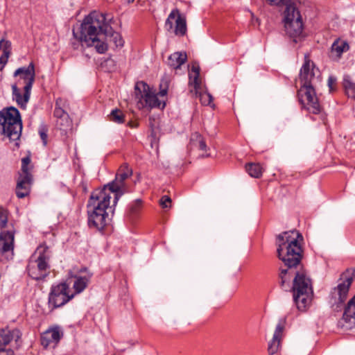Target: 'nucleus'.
Instances as JSON below:
<instances>
[{"mask_svg":"<svg viewBox=\"0 0 355 355\" xmlns=\"http://www.w3.org/2000/svg\"><path fill=\"white\" fill-rule=\"evenodd\" d=\"M189 73H192V74L198 73V74H200V67H199V66L193 64L191 67V72Z\"/></svg>","mask_w":355,"mask_h":355,"instance_id":"nucleus-42","label":"nucleus"},{"mask_svg":"<svg viewBox=\"0 0 355 355\" xmlns=\"http://www.w3.org/2000/svg\"><path fill=\"white\" fill-rule=\"evenodd\" d=\"M354 277L355 269H347L340 275L338 286L331 290L329 304L334 311L338 312L342 310Z\"/></svg>","mask_w":355,"mask_h":355,"instance_id":"nucleus-6","label":"nucleus"},{"mask_svg":"<svg viewBox=\"0 0 355 355\" xmlns=\"http://www.w3.org/2000/svg\"><path fill=\"white\" fill-rule=\"evenodd\" d=\"M187 55L184 52H175L168 58V65L174 69H180V67L187 61Z\"/></svg>","mask_w":355,"mask_h":355,"instance_id":"nucleus-24","label":"nucleus"},{"mask_svg":"<svg viewBox=\"0 0 355 355\" xmlns=\"http://www.w3.org/2000/svg\"><path fill=\"white\" fill-rule=\"evenodd\" d=\"M33 182V176H24L18 175L15 193L17 198H24L28 196L31 192Z\"/></svg>","mask_w":355,"mask_h":355,"instance_id":"nucleus-18","label":"nucleus"},{"mask_svg":"<svg viewBox=\"0 0 355 355\" xmlns=\"http://www.w3.org/2000/svg\"><path fill=\"white\" fill-rule=\"evenodd\" d=\"M111 198L105 190H95L92 193L87 204V223L90 228L102 231L109 224L111 220L109 212L114 213L110 205Z\"/></svg>","mask_w":355,"mask_h":355,"instance_id":"nucleus-3","label":"nucleus"},{"mask_svg":"<svg viewBox=\"0 0 355 355\" xmlns=\"http://www.w3.org/2000/svg\"><path fill=\"white\" fill-rule=\"evenodd\" d=\"M0 355H15L12 349L0 350Z\"/></svg>","mask_w":355,"mask_h":355,"instance_id":"nucleus-43","label":"nucleus"},{"mask_svg":"<svg viewBox=\"0 0 355 355\" xmlns=\"http://www.w3.org/2000/svg\"><path fill=\"white\" fill-rule=\"evenodd\" d=\"M110 120L114 123H123L124 122V114L120 110H113L110 114Z\"/></svg>","mask_w":355,"mask_h":355,"instance_id":"nucleus-32","label":"nucleus"},{"mask_svg":"<svg viewBox=\"0 0 355 355\" xmlns=\"http://www.w3.org/2000/svg\"><path fill=\"white\" fill-rule=\"evenodd\" d=\"M135 89L137 98L139 99V102L142 99L144 100L145 106L150 108H164L166 105L165 102L159 100L157 94H155L146 83L143 81L137 82Z\"/></svg>","mask_w":355,"mask_h":355,"instance_id":"nucleus-11","label":"nucleus"},{"mask_svg":"<svg viewBox=\"0 0 355 355\" xmlns=\"http://www.w3.org/2000/svg\"><path fill=\"white\" fill-rule=\"evenodd\" d=\"M171 199L168 196H164L160 200V205L163 208H167L170 207Z\"/></svg>","mask_w":355,"mask_h":355,"instance_id":"nucleus-38","label":"nucleus"},{"mask_svg":"<svg viewBox=\"0 0 355 355\" xmlns=\"http://www.w3.org/2000/svg\"><path fill=\"white\" fill-rule=\"evenodd\" d=\"M336 82V78L333 76H329L328 78V86L330 92L333 91V85Z\"/></svg>","mask_w":355,"mask_h":355,"instance_id":"nucleus-41","label":"nucleus"},{"mask_svg":"<svg viewBox=\"0 0 355 355\" xmlns=\"http://www.w3.org/2000/svg\"><path fill=\"white\" fill-rule=\"evenodd\" d=\"M54 116L57 119H60L61 121H64V125L71 124L68 114L60 107H55L54 110Z\"/></svg>","mask_w":355,"mask_h":355,"instance_id":"nucleus-30","label":"nucleus"},{"mask_svg":"<svg viewBox=\"0 0 355 355\" xmlns=\"http://www.w3.org/2000/svg\"><path fill=\"white\" fill-rule=\"evenodd\" d=\"M128 3H132L135 0H126Z\"/></svg>","mask_w":355,"mask_h":355,"instance_id":"nucleus-51","label":"nucleus"},{"mask_svg":"<svg viewBox=\"0 0 355 355\" xmlns=\"http://www.w3.org/2000/svg\"><path fill=\"white\" fill-rule=\"evenodd\" d=\"M62 334L58 327L51 328L44 331L41 336V344L44 348L52 345L53 347L60 341Z\"/></svg>","mask_w":355,"mask_h":355,"instance_id":"nucleus-19","label":"nucleus"},{"mask_svg":"<svg viewBox=\"0 0 355 355\" xmlns=\"http://www.w3.org/2000/svg\"><path fill=\"white\" fill-rule=\"evenodd\" d=\"M284 325L279 322L276 327L272 340L268 344V352L269 355H273L279 350Z\"/></svg>","mask_w":355,"mask_h":355,"instance_id":"nucleus-23","label":"nucleus"},{"mask_svg":"<svg viewBox=\"0 0 355 355\" xmlns=\"http://www.w3.org/2000/svg\"><path fill=\"white\" fill-rule=\"evenodd\" d=\"M97 190H105V193L109 194L111 197V194H114L113 200V206H116L118 200L127 191L125 183L115 177V179L107 184L105 185L102 189H98Z\"/></svg>","mask_w":355,"mask_h":355,"instance_id":"nucleus-17","label":"nucleus"},{"mask_svg":"<svg viewBox=\"0 0 355 355\" xmlns=\"http://www.w3.org/2000/svg\"><path fill=\"white\" fill-rule=\"evenodd\" d=\"M57 125L60 130H66L71 125H64V121H61L60 119L57 120Z\"/></svg>","mask_w":355,"mask_h":355,"instance_id":"nucleus-40","label":"nucleus"},{"mask_svg":"<svg viewBox=\"0 0 355 355\" xmlns=\"http://www.w3.org/2000/svg\"><path fill=\"white\" fill-rule=\"evenodd\" d=\"M8 211L0 206V227L4 229L8 223Z\"/></svg>","mask_w":355,"mask_h":355,"instance_id":"nucleus-33","label":"nucleus"},{"mask_svg":"<svg viewBox=\"0 0 355 355\" xmlns=\"http://www.w3.org/2000/svg\"><path fill=\"white\" fill-rule=\"evenodd\" d=\"M189 84L190 86L193 87V90L191 89L190 92L193 93L195 92V94L197 95L198 94V90L200 89L201 87V81L200 80V74L198 73H189Z\"/></svg>","mask_w":355,"mask_h":355,"instance_id":"nucleus-28","label":"nucleus"},{"mask_svg":"<svg viewBox=\"0 0 355 355\" xmlns=\"http://www.w3.org/2000/svg\"><path fill=\"white\" fill-rule=\"evenodd\" d=\"M168 87V83L166 80H162L160 85H159V89L160 91L159 92V94L161 96H164L167 94Z\"/></svg>","mask_w":355,"mask_h":355,"instance_id":"nucleus-36","label":"nucleus"},{"mask_svg":"<svg viewBox=\"0 0 355 355\" xmlns=\"http://www.w3.org/2000/svg\"><path fill=\"white\" fill-rule=\"evenodd\" d=\"M92 275V273H87L83 276L78 275H71V277L74 278L73 284V289L74 291L73 294H74V296L82 293L88 286Z\"/></svg>","mask_w":355,"mask_h":355,"instance_id":"nucleus-22","label":"nucleus"},{"mask_svg":"<svg viewBox=\"0 0 355 355\" xmlns=\"http://www.w3.org/2000/svg\"><path fill=\"white\" fill-rule=\"evenodd\" d=\"M303 236L297 230L284 232L277 236V255L286 268H280L279 278L280 286L287 290L293 277L297 275H306L301 263L303 250L300 244Z\"/></svg>","mask_w":355,"mask_h":355,"instance_id":"nucleus-1","label":"nucleus"},{"mask_svg":"<svg viewBox=\"0 0 355 355\" xmlns=\"http://www.w3.org/2000/svg\"><path fill=\"white\" fill-rule=\"evenodd\" d=\"M11 46V43L9 41L4 40L3 42V52H7L6 50L8 49Z\"/></svg>","mask_w":355,"mask_h":355,"instance_id":"nucleus-44","label":"nucleus"},{"mask_svg":"<svg viewBox=\"0 0 355 355\" xmlns=\"http://www.w3.org/2000/svg\"><path fill=\"white\" fill-rule=\"evenodd\" d=\"M272 5H279L283 2L284 0H267Z\"/></svg>","mask_w":355,"mask_h":355,"instance_id":"nucleus-45","label":"nucleus"},{"mask_svg":"<svg viewBox=\"0 0 355 355\" xmlns=\"http://www.w3.org/2000/svg\"><path fill=\"white\" fill-rule=\"evenodd\" d=\"M31 159L29 155L26 156L25 157H23L21 159V171L19 172L18 175L24 176H33L31 173L33 166L31 164Z\"/></svg>","mask_w":355,"mask_h":355,"instance_id":"nucleus-26","label":"nucleus"},{"mask_svg":"<svg viewBox=\"0 0 355 355\" xmlns=\"http://www.w3.org/2000/svg\"><path fill=\"white\" fill-rule=\"evenodd\" d=\"M103 13L92 12L85 17L79 27V32L73 29V39L71 41L74 50L83 51L84 46H94L99 53H104L107 50V43L98 37V28H103Z\"/></svg>","mask_w":355,"mask_h":355,"instance_id":"nucleus-2","label":"nucleus"},{"mask_svg":"<svg viewBox=\"0 0 355 355\" xmlns=\"http://www.w3.org/2000/svg\"><path fill=\"white\" fill-rule=\"evenodd\" d=\"M103 28H98L97 33L98 37L101 41H104L108 46V42H113L116 47H121L123 46V40L121 34L118 32H114L112 28L106 22L105 15L103 14Z\"/></svg>","mask_w":355,"mask_h":355,"instance_id":"nucleus-16","label":"nucleus"},{"mask_svg":"<svg viewBox=\"0 0 355 355\" xmlns=\"http://www.w3.org/2000/svg\"><path fill=\"white\" fill-rule=\"evenodd\" d=\"M343 320L346 328L352 329L355 327V295L345 306Z\"/></svg>","mask_w":355,"mask_h":355,"instance_id":"nucleus-20","label":"nucleus"},{"mask_svg":"<svg viewBox=\"0 0 355 355\" xmlns=\"http://www.w3.org/2000/svg\"><path fill=\"white\" fill-rule=\"evenodd\" d=\"M199 96L200 101L202 104L208 105L212 101V96L207 93H201L198 91V94L196 96Z\"/></svg>","mask_w":355,"mask_h":355,"instance_id":"nucleus-34","label":"nucleus"},{"mask_svg":"<svg viewBox=\"0 0 355 355\" xmlns=\"http://www.w3.org/2000/svg\"><path fill=\"white\" fill-rule=\"evenodd\" d=\"M39 135L40 136L41 139L42 140L43 144L46 146L47 144V132L48 128L45 125H41L39 128L38 130Z\"/></svg>","mask_w":355,"mask_h":355,"instance_id":"nucleus-35","label":"nucleus"},{"mask_svg":"<svg viewBox=\"0 0 355 355\" xmlns=\"http://www.w3.org/2000/svg\"><path fill=\"white\" fill-rule=\"evenodd\" d=\"M132 173V169L128 168L127 165H124L121 166L119 170V172L116 173V177L125 182V180L131 176Z\"/></svg>","mask_w":355,"mask_h":355,"instance_id":"nucleus-31","label":"nucleus"},{"mask_svg":"<svg viewBox=\"0 0 355 355\" xmlns=\"http://www.w3.org/2000/svg\"><path fill=\"white\" fill-rule=\"evenodd\" d=\"M48 248H44L42 252H40V255L35 261H31L27 266L28 275L33 279L41 280L46 278L49 268L48 263L49 257L45 254V251Z\"/></svg>","mask_w":355,"mask_h":355,"instance_id":"nucleus-12","label":"nucleus"},{"mask_svg":"<svg viewBox=\"0 0 355 355\" xmlns=\"http://www.w3.org/2000/svg\"><path fill=\"white\" fill-rule=\"evenodd\" d=\"M317 73H319L318 69L315 68L314 63L309 60L308 55H305L304 62L300 71L301 86H314L319 78Z\"/></svg>","mask_w":355,"mask_h":355,"instance_id":"nucleus-14","label":"nucleus"},{"mask_svg":"<svg viewBox=\"0 0 355 355\" xmlns=\"http://www.w3.org/2000/svg\"><path fill=\"white\" fill-rule=\"evenodd\" d=\"M173 21L175 23L174 33L176 35L183 36L187 33V22L184 17L180 15L178 9L173 10L165 22V28L168 31L173 29Z\"/></svg>","mask_w":355,"mask_h":355,"instance_id":"nucleus-15","label":"nucleus"},{"mask_svg":"<svg viewBox=\"0 0 355 355\" xmlns=\"http://www.w3.org/2000/svg\"><path fill=\"white\" fill-rule=\"evenodd\" d=\"M15 232L1 231L0 232V261H7L14 257Z\"/></svg>","mask_w":355,"mask_h":355,"instance_id":"nucleus-13","label":"nucleus"},{"mask_svg":"<svg viewBox=\"0 0 355 355\" xmlns=\"http://www.w3.org/2000/svg\"><path fill=\"white\" fill-rule=\"evenodd\" d=\"M8 52H5L1 57H0V71L3 70L5 65L6 64L8 59Z\"/></svg>","mask_w":355,"mask_h":355,"instance_id":"nucleus-39","label":"nucleus"},{"mask_svg":"<svg viewBox=\"0 0 355 355\" xmlns=\"http://www.w3.org/2000/svg\"><path fill=\"white\" fill-rule=\"evenodd\" d=\"M349 46L347 42L344 41H335L331 46V51L336 52L340 57L343 52L348 51Z\"/></svg>","mask_w":355,"mask_h":355,"instance_id":"nucleus-29","label":"nucleus"},{"mask_svg":"<svg viewBox=\"0 0 355 355\" xmlns=\"http://www.w3.org/2000/svg\"><path fill=\"white\" fill-rule=\"evenodd\" d=\"M73 297L74 294H70L69 284L61 282L51 286L49 295V305L54 309L64 305Z\"/></svg>","mask_w":355,"mask_h":355,"instance_id":"nucleus-10","label":"nucleus"},{"mask_svg":"<svg viewBox=\"0 0 355 355\" xmlns=\"http://www.w3.org/2000/svg\"><path fill=\"white\" fill-rule=\"evenodd\" d=\"M14 77H19L17 84H21L23 81L24 93L22 96L20 89L17 84L12 85V92L13 98L15 99L17 104L22 108H25L29 101L31 89L35 79V65L33 62H30L28 67H19L15 70L13 74Z\"/></svg>","mask_w":355,"mask_h":355,"instance_id":"nucleus-4","label":"nucleus"},{"mask_svg":"<svg viewBox=\"0 0 355 355\" xmlns=\"http://www.w3.org/2000/svg\"><path fill=\"white\" fill-rule=\"evenodd\" d=\"M136 205L138 206V207L141 205V200H137L136 202Z\"/></svg>","mask_w":355,"mask_h":355,"instance_id":"nucleus-49","label":"nucleus"},{"mask_svg":"<svg viewBox=\"0 0 355 355\" xmlns=\"http://www.w3.org/2000/svg\"><path fill=\"white\" fill-rule=\"evenodd\" d=\"M3 42H4V40L3 39L0 40V50L3 47Z\"/></svg>","mask_w":355,"mask_h":355,"instance_id":"nucleus-48","label":"nucleus"},{"mask_svg":"<svg viewBox=\"0 0 355 355\" xmlns=\"http://www.w3.org/2000/svg\"><path fill=\"white\" fill-rule=\"evenodd\" d=\"M131 209H132V211H136V210H135V207H132L131 208Z\"/></svg>","mask_w":355,"mask_h":355,"instance_id":"nucleus-52","label":"nucleus"},{"mask_svg":"<svg viewBox=\"0 0 355 355\" xmlns=\"http://www.w3.org/2000/svg\"><path fill=\"white\" fill-rule=\"evenodd\" d=\"M292 290L293 301L299 311H305L311 301L313 289L311 281L306 275H297L293 277Z\"/></svg>","mask_w":355,"mask_h":355,"instance_id":"nucleus-7","label":"nucleus"},{"mask_svg":"<svg viewBox=\"0 0 355 355\" xmlns=\"http://www.w3.org/2000/svg\"><path fill=\"white\" fill-rule=\"evenodd\" d=\"M21 338V333L19 329H0V350H5L4 347L8 345L11 340L16 342Z\"/></svg>","mask_w":355,"mask_h":355,"instance_id":"nucleus-21","label":"nucleus"},{"mask_svg":"<svg viewBox=\"0 0 355 355\" xmlns=\"http://www.w3.org/2000/svg\"><path fill=\"white\" fill-rule=\"evenodd\" d=\"M80 186L81 187V188L83 189V190L85 191V192H87V184L85 182H82L80 184Z\"/></svg>","mask_w":355,"mask_h":355,"instance_id":"nucleus-46","label":"nucleus"},{"mask_svg":"<svg viewBox=\"0 0 355 355\" xmlns=\"http://www.w3.org/2000/svg\"><path fill=\"white\" fill-rule=\"evenodd\" d=\"M246 171L248 174L253 178H259L263 171V168L259 164H253L250 163L245 166Z\"/></svg>","mask_w":355,"mask_h":355,"instance_id":"nucleus-27","label":"nucleus"},{"mask_svg":"<svg viewBox=\"0 0 355 355\" xmlns=\"http://www.w3.org/2000/svg\"><path fill=\"white\" fill-rule=\"evenodd\" d=\"M343 86L348 97L355 99V83L349 75H344Z\"/></svg>","mask_w":355,"mask_h":355,"instance_id":"nucleus-25","label":"nucleus"},{"mask_svg":"<svg viewBox=\"0 0 355 355\" xmlns=\"http://www.w3.org/2000/svg\"><path fill=\"white\" fill-rule=\"evenodd\" d=\"M297 97L302 107L309 112L318 114L322 112V107L314 86H301L297 91Z\"/></svg>","mask_w":355,"mask_h":355,"instance_id":"nucleus-9","label":"nucleus"},{"mask_svg":"<svg viewBox=\"0 0 355 355\" xmlns=\"http://www.w3.org/2000/svg\"><path fill=\"white\" fill-rule=\"evenodd\" d=\"M80 272H85L87 275V273H90L89 272H88V270L87 268H83L80 270Z\"/></svg>","mask_w":355,"mask_h":355,"instance_id":"nucleus-47","label":"nucleus"},{"mask_svg":"<svg viewBox=\"0 0 355 355\" xmlns=\"http://www.w3.org/2000/svg\"><path fill=\"white\" fill-rule=\"evenodd\" d=\"M284 28L286 34L297 43L301 38L303 23L300 12L293 3L286 5L284 11Z\"/></svg>","mask_w":355,"mask_h":355,"instance_id":"nucleus-8","label":"nucleus"},{"mask_svg":"<svg viewBox=\"0 0 355 355\" xmlns=\"http://www.w3.org/2000/svg\"><path fill=\"white\" fill-rule=\"evenodd\" d=\"M196 137L198 140V148L200 150L206 151L207 146L205 141L203 140L202 137L200 135H198V134L196 135Z\"/></svg>","mask_w":355,"mask_h":355,"instance_id":"nucleus-37","label":"nucleus"},{"mask_svg":"<svg viewBox=\"0 0 355 355\" xmlns=\"http://www.w3.org/2000/svg\"><path fill=\"white\" fill-rule=\"evenodd\" d=\"M209 156H210V155H209V154H206V155L202 154V155H201V157H209Z\"/></svg>","mask_w":355,"mask_h":355,"instance_id":"nucleus-50","label":"nucleus"},{"mask_svg":"<svg viewBox=\"0 0 355 355\" xmlns=\"http://www.w3.org/2000/svg\"><path fill=\"white\" fill-rule=\"evenodd\" d=\"M0 128L2 134L10 140L19 139L22 130V122L20 113L17 108L10 107L0 111Z\"/></svg>","mask_w":355,"mask_h":355,"instance_id":"nucleus-5","label":"nucleus"}]
</instances>
